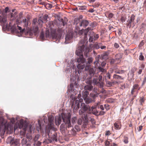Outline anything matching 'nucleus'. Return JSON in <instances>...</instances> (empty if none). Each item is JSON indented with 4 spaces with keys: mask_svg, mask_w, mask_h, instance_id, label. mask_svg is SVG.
I'll use <instances>...</instances> for the list:
<instances>
[{
    "mask_svg": "<svg viewBox=\"0 0 146 146\" xmlns=\"http://www.w3.org/2000/svg\"><path fill=\"white\" fill-rule=\"evenodd\" d=\"M145 67V65L143 64H142L140 67H139V68L143 70Z\"/></svg>",
    "mask_w": 146,
    "mask_h": 146,
    "instance_id": "55",
    "label": "nucleus"
},
{
    "mask_svg": "<svg viewBox=\"0 0 146 146\" xmlns=\"http://www.w3.org/2000/svg\"><path fill=\"white\" fill-rule=\"evenodd\" d=\"M50 124V127L51 128V131L52 130V129L53 130H54V124L53 123V122H49Z\"/></svg>",
    "mask_w": 146,
    "mask_h": 146,
    "instance_id": "43",
    "label": "nucleus"
},
{
    "mask_svg": "<svg viewBox=\"0 0 146 146\" xmlns=\"http://www.w3.org/2000/svg\"><path fill=\"white\" fill-rule=\"evenodd\" d=\"M51 129H50L49 128H46L45 129V135H48L49 138H51L53 141H57V133H56L55 131H53V133H51Z\"/></svg>",
    "mask_w": 146,
    "mask_h": 146,
    "instance_id": "4",
    "label": "nucleus"
},
{
    "mask_svg": "<svg viewBox=\"0 0 146 146\" xmlns=\"http://www.w3.org/2000/svg\"><path fill=\"white\" fill-rule=\"evenodd\" d=\"M48 122H53L54 117L52 116H50L48 118Z\"/></svg>",
    "mask_w": 146,
    "mask_h": 146,
    "instance_id": "37",
    "label": "nucleus"
},
{
    "mask_svg": "<svg viewBox=\"0 0 146 146\" xmlns=\"http://www.w3.org/2000/svg\"><path fill=\"white\" fill-rule=\"evenodd\" d=\"M4 120L3 119V117H0V125H3L4 124V123L3 122Z\"/></svg>",
    "mask_w": 146,
    "mask_h": 146,
    "instance_id": "44",
    "label": "nucleus"
},
{
    "mask_svg": "<svg viewBox=\"0 0 146 146\" xmlns=\"http://www.w3.org/2000/svg\"><path fill=\"white\" fill-rule=\"evenodd\" d=\"M143 7L145 9V10H146V0H145L144 1Z\"/></svg>",
    "mask_w": 146,
    "mask_h": 146,
    "instance_id": "64",
    "label": "nucleus"
},
{
    "mask_svg": "<svg viewBox=\"0 0 146 146\" xmlns=\"http://www.w3.org/2000/svg\"><path fill=\"white\" fill-rule=\"evenodd\" d=\"M85 102L87 104L91 103L92 101V100L91 98H87L84 99Z\"/></svg>",
    "mask_w": 146,
    "mask_h": 146,
    "instance_id": "30",
    "label": "nucleus"
},
{
    "mask_svg": "<svg viewBox=\"0 0 146 146\" xmlns=\"http://www.w3.org/2000/svg\"><path fill=\"white\" fill-rule=\"evenodd\" d=\"M98 69L101 72L103 73L105 72L106 71V69L104 68L102 66H99L98 67Z\"/></svg>",
    "mask_w": 146,
    "mask_h": 146,
    "instance_id": "31",
    "label": "nucleus"
},
{
    "mask_svg": "<svg viewBox=\"0 0 146 146\" xmlns=\"http://www.w3.org/2000/svg\"><path fill=\"white\" fill-rule=\"evenodd\" d=\"M102 77L101 76H99L98 78H97L98 80V82L99 83V84H101L102 83Z\"/></svg>",
    "mask_w": 146,
    "mask_h": 146,
    "instance_id": "33",
    "label": "nucleus"
},
{
    "mask_svg": "<svg viewBox=\"0 0 146 146\" xmlns=\"http://www.w3.org/2000/svg\"><path fill=\"white\" fill-rule=\"evenodd\" d=\"M83 94L84 95H85L86 97L89 94V93L87 90H85L84 91Z\"/></svg>",
    "mask_w": 146,
    "mask_h": 146,
    "instance_id": "58",
    "label": "nucleus"
},
{
    "mask_svg": "<svg viewBox=\"0 0 146 146\" xmlns=\"http://www.w3.org/2000/svg\"><path fill=\"white\" fill-rule=\"evenodd\" d=\"M75 128L77 132H78L81 130V129L80 127L77 125H76L75 126Z\"/></svg>",
    "mask_w": 146,
    "mask_h": 146,
    "instance_id": "48",
    "label": "nucleus"
},
{
    "mask_svg": "<svg viewBox=\"0 0 146 146\" xmlns=\"http://www.w3.org/2000/svg\"><path fill=\"white\" fill-rule=\"evenodd\" d=\"M92 27H88L87 29H82L80 30L78 32V34L80 35H82L84 33V38L85 39H86V38L87 35V34L89 31H92Z\"/></svg>",
    "mask_w": 146,
    "mask_h": 146,
    "instance_id": "10",
    "label": "nucleus"
},
{
    "mask_svg": "<svg viewBox=\"0 0 146 146\" xmlns=\"http://www.w3.org/2000/svg\"><path fill=\"white\" fill-rule=\"evenodd\" d=\"M113 78L115 79L121 80H123L124 79V78L122 77V76L116 74H114L113 75Z\"/></svg>",
    "mask_w": 146,
    "mask_h": 146,
    "instance_id": "25",
    "label": "nucleus"
},
{
    "mask_svg": "<svg viewBox=\"0 0 146 146\" xmlns=\"http://www.w3.org/2000/svg\"><path fill=\"white\" fill-rule=\"evenodd\" d=\"M89 41L90 42H93L97 40L99 38L98 34L95 35L93 31H90L89 34Z\"/></svg>",
    "mask_w": 146,
    "mask_h": 146,
    "instance_id": "8",
    "label": "nucleus"
},
{
    "mask_svg": "<svg viewBox=\"0 0 146 146\" xmlns=\"http://www.w3.org/2000/svg\"><path fill=\"white\" fill-rule=\"evenodd\" d=\"M92 88L93 86L91 84L86 85L84 87L85 90H88L89 91H90L92 89Z\"/></svg>",
    "mask_w": 146,
    "mask_h": 146,
    "instance_id": "24",
    "label": "nucleus"
},
{
    "mask_svg": "<svg viewBox=\"0 0 146 146\" xmlns=\"http://www.w3.org/2000/svg\"><path fill=\"white\" fill-rule=\"evenodd\" d=\"M5 129H3L2 130L1 128L0 129V134L1 135H3L5 133Z\"/></svg>",
    "mask_w": 146,
    "mask_h": 146,
    "instance_id": "45",
    "label": "nucleus"
},
{
    "mask_svg": "<svg viewBox=\"0 0 146 146\" xmlns=\"http://www.w3.org/2000/svg\"><path fill=\"white\" fill-rule=\"evenodd\" d=\"M18 29L19 30L20 32L21 33H23L25 31V29H22L21 27L17 25V27H13L11 28V29L12 31L16 32V33L17 32V29Z\"/></svg>",
    "mask_w": 146,
    "mask_h": 146,
    "instance_id": "13",
    "label": "nucleus"
},
{
    "mask_svg": "<svg viewBox=\"0 0 146 146\" xmlns=\"http://www.w3.org/2000/svg\"><path fill=\"white\" fill-rule=\"evenodd\" d=\"M126 71L125 70L120 69H117L115 71V72L116 74H123L125 73Z\"/></svg>",
    "mask_w": 146,
    "mask_h": 146,
    "instance_id": "23",
    "label": "nucleus"
},
{
    "mask_svg": "<svg viewBox=\"0 0 146 146\" xmlns=\"http://www.w3.org/2000/svg\"><path fill=\"white\" fill-rule=\"evenodd\" d=\"M105 146H112V145H111L110 142L108 140H106L105 142Z\"/></svg>",
    "mask_w": 146,
    "mask_h": 146,
    "instance_id": "42",
    "label": "nucleus"
},
{
    "mask_svg": "<svg viewBox=\"0 0 146 146\" xmlns=\"http://www.w3.org/2000/svg\"><path fill=\"white\" fill-rule=\"evenodd\" d=\"M106 113V112L102 111H100L99 113H98V115H103L105 114Z\"/></svg>",
    "mask_w": 146,
    "mask_h": 146,
    "instance_id": "46",
    "label": "nucleus"
},
{
    "mask_svg": "<svg viewBox=\"0 0 146 146\" xmlns=\"http://www.w3.org/2000/svg\"><path fill=\"white\" fill-rule=\"evenodd\" d=\"M114 47L116 48H118L119 47V45L118 44L115 43L114 45Z\"/></svg>",
    "mask_w": 146,
    "mask_h": 146,
    "instance_id": "61",
    "label": "nucleus"
},
{
    "mask_svg": "<svg viewBox=\"0 0 146 146\" xmlns=\"http://www.w3.org/2000/svg\"><path fill=\"white\" fill-rule=\"evenodd\" d=\"M94 72V69L93 68H91L89 69V72L90 74L91 75L93 74Z\"/></svg>",
    "mask_w": 146,
    "mask_h": 146,
    "instance_id": "49",
    "label": "nucleus"
},
{
    "mask_svg": "<svg viewBox=\"0 0 146 146\" xmlns=\"http://www.w3.org/2000/svg\"><path fill=\"white\" fill-rule=\"evenodd\" d=\"M89 21L86 20H83L80 23V26L86 27L88 26L89 24Z\"/></svg>",
    "mask_w": 146,
    "mask_h": 146,
    "instance_id": "15",
    "label": "nucleus"
},
{
    "mask_svg": "<svg viewBox=\"0 0 146 146\" xmlns=\"http://www.w3.org/2000/svg\"><path fill=\"white\" fill-rule=\"evenodd\" d=\"M106 78H108V79H110L111 77L110 74L109 73H108L106 74Z\"/></svg>",
    "mask_w": 146,
    "mask_h": 146,
    "instance_id": "56",
    "label": "nucleus"
},
{
    "mask_svg": "<svg viewBox=\"0 0 146 146\" xmlns=\"http://www.w3.org/2000/svg\"><path fill=\"white\" fill-rule=\"evenodd\" d=\"M102 44L101 42H96L94 45V48L96 49H98L100 48L101 46L102 45Z\"/></svg>",
    "mask_w": 146,
    "mask_h": 146,
    "instance_id": "19",
    "label": "nucleus"
},
{
    "mask_svg": "<svg viewBox=\"0 0 146 146\" xmlns=\"http://www.w3.org/2000/svg\"><path fill=\"white\" fill-rule=\"evenodd\" d=\"M87 110L82 109L80 110L79 111V114L82 116V117L85 123H87L89 121H91L92 123H94V119L91 116V113L86 112Z\"/></svg>",
    "mask_w": 146,
    "mask_h": 146,
    "instance_id": "3",
    "label": "nucleus"
},
{
    "mask_svg": "<svg viewBox=\"0 0 146 146\" xmlns=\"http://www.w3.org/2000/svg\"><path fill=\"white\" fill-rule=\"evenodd\" d=\"M96 94L90 93V96L94 99H95L96 97H98V95L99 94V93L97 92V91L96 92Z\"/></svg>",
    "mask_w": 146,
    "mask_h": 146,
    "instance_id": "28",
    "label": "nucleus"
},
{
    "mask_svg": "<svg viewBox=\"0 0 146 146\" xmlns=\"http://www.w3.org/2000/svg\"><path fill=\"white\" fill-rule=\"evenodd\" d=\"M146 82V76H145H145L144 77V79H143V82L142 83V85H144L145 84Z\"/></svg>",
    "mask_w": 146,
    "mask_h": 146,
    "instance_id": "63",
    "label": "nucleus"
},
{
    "mask_svg": "<svg viewBox=\"0 0 146 146\" xmlns=\"http://www.w3.org/2000/svg\"><path fill=\"white\" fill-rule=\"evenodd\" d=\"M145 101V100L143 97L141 98L140 100V102L141 104L142 105L143 103H144Z\"/></svg>",
    "mask_w": 146,
    "mask_h": 146,
    "instance_id": "54",
    "label": "nucleus"
},
{
    "mask_svg": "<svg viewBox=\"0 0 146 146\" xmlns=\"http://www.w3.org/2000/svg\"><path fill=\"white\" fill-rule=\"evenodd\" d=\"M82 123V120L81 118L78 119L77 123L79 125H81Z\"/></svg>",
    "mask_w": 146,
    "mask_h": 146,
    "instance_id": "57",
    "label": "nucleus"
},
{
    "mask_svg": "<svg viewBox=\"0 0 146 146\" xmlns=\"http://www.w3.org/2000/svg\"><path fill=\"white\" fill-rule=\"evenodd\" d=\"M144 43H145V42H144V40H142L141 42L140 43V44H139L138 46L139 48L141 47L142 46L144 45Z\"/></svg>",
    "mask_w": 146,
    "mask_h": 146,
    "instance_id": "51",
    "label": "nucleus"
},
{
    "mask_svg": "<svg viewBox=\"0 0 146 146\" xmlns=\"http://www.w3.org/2000/svg\"><path fill=\"white\" fill-rule=\"evenodd\" d=\"M106 101L108 103H112L113 102V100L111 98L108 99Z\"/></svg>",
    "mask_w": 146,
    "mask_h": 146,
    "instance_id": "53",
    "label": "nucleus"
},
{
    "mask_svg": "<svg viewBox=\"0 0 146 146\" xmlns=\"http://www.w3.org/2000/svg\"><path fill=\"white\" fill-rule=\"evenodd\" d=\"M9 8L8 7H6L4 10V12L6 13L7 12H9Z\"/></svg>",
    "mask_w": 146,
    "mask_h": 146,
    "instance_id": "60",
    "label": "nucleus"
},
{
    "mask_svg": "<svg viewBox=\"0 0 146 146\" xmlns=\"http://www.w3.org/2000/svg\"><path fill=\"white\" fill-rule=\"evenodd\" d=\"M40 137V135H39L37 134L36 135L35 137L34 138L33 140L34 141V143L36 142L37 141H38V139H39V138Z\"/></svg>",
    "mask_w": 146,
    "mask_h": 146,
    "instance_id": "32",
    "label": "nucleus"
},
{
    "mask_svg": "<svg viewBox=\"0 0 146 146\" xmlns=\"http://www.w3.org/2000/svg\"><path fill=\"white\" fill-rule=\"evenodd\" d=\"M40 23H42L43 21L41 19H39L37 21V19H34L32 23V25L33 26V30L35 34H37L38 31V26L40 25Z\"/></svg>",
    "mask_w": 146,
    "mask_h": 146,
    "instance_id": "5",
    "label": "nucleus"
},
{
    "mask_svg": "<svg viewBox=\"0 0 146 146\" xmlns=\"http://www.w3.org/2000/svg\"><path fill=\"white\" fill-rule=\"evenodd\" d=\"M113 16V14L112 13H110L109 14L108 17L109 19L111 18Z\"/></svg>",
    "mask_w": 146,
    "mask_h": 146,
    "instance_id": "59",
    "label": "nucleus"
},
{
    "mask_svg": "<svg viewBox=\"0 0 146 146\" xmlns=\"http://www.w3.org/2000/svg\"><path fill=\"white\" fill-rule=\"evenodd\" d=\"M139 59L140 60H144V56L142 55V52H141L140 53V55L139 56Z\"/></svg>",
    "mask_w": 146,
    "mask_h": 146,
    "instance_id": "39",
    "label": "nucleus"
},
{
    "mask_svg": "<svg viewBox=\"0 0 146 146\" xmlns=\"http://www.w3.org/2000/svg\"><path fill=\"white\" fill-rule=\"evenodd\" d=\"M128 138L126 136H124V140H123V142H124L125 143L127 144L128 142Z\"/></svg>",
    "mask_w": 146,
    "mask_h": 146,
    "instance_id": "36",
    "label": "nucleus"
},
{
    "mask_svg": "<svg viewBox=\"0 0 146 146\" xmlns=\"http://www.w3.org/2000/svg\"><path fill=\"white\" fill-rule=\"evenodd\" d=\"M6 19V16L0 10V24L4 25H7Z\"/></svg>",
    "mask_w": 146,
    "mask_h": 146,
    "instance_id": "9",
    "label": "nucleus"
},
{
    "mask_svg": "<svg viewBox=\"0 0 146 146\" xmlns=\"http://www.w3.org/2000/svg\"><path fill=\"white\" fill-rule=\"evenodd\" d=\"M82 100V99H80V100H76L75 102V105L76 106L75 107L74 109L76 108V109H78L80 108V104L79 102L80 101V102H81V100Z\"/></svg>",
    "mask_w": 146,
    "mask_h": 146,
    "instance_id": "21",
    "label": "nucleus"
},
{
    "mask_svg": "<svg viewBox=\"0 0 146 146\" xmlns=\"http://www.w3.org/2000/svg\"><path fill=\"white\" fill-rule=\"evenodd\" d=\"M6 142L8 144L9 143L11 146H19L20 145L19 140L11 136L7 138Z\"/></svg>",
    "mask_w": 146,
    "mask_h": 146,
    "instance_id": "6",
    "label": "nucleus"
},
{
    "mask_svg": "<svg viewBox=\"0 0 146 146\" xmlns=\"http://www.w3.org/2000/svg\"><path fill=\"white\" fill-rule=\"evenodd\" d=\"M109 53L108 52H105L102 55V59L106 60L108 58Z\"/></svg>",
    "mask_w": 146,
    "mask_h": 146,
    "instance_id": "22",
    "label": "nucleus"
},
{
    "mask_svg": "<svg viewBox=\"0 0 146 146\" xmlns=\"http://www.w3.org/2000/svg\"><path fill=\"white\" fill-rule=\"evenodd\" d=\"M139 85L138 84H134L131 92V94L133 95L134 93L135 92V89H137L139 88Z\"/></svg>",
    "mask_w": 146,
    "mask_h": 146,
    "instance_id": "20",
    "label": "nucleus"
},
{
    "mask_svg": "<svg viewBox=\"0 0 146 146\" xmlns=\"http://www.w3.org/2000/svg\"><path fill=\"white\" fill-rule=\"evenodd\" d=\"M93 83L95 84H99V83L98 82V80L96 78H94L93 80Z\"/></svg>",
    "mask_w": 146,
    "mask_h": 146,
    "instance_id": "34",
    "label": "nucleus"
},
{
    "mask_svg": "<svg viewBox=\"0 0 146 146\" xmlns=\"http://www.w3.org/2000/svg\"><path fill=\"white\" fill-rule=\"evenodd\" d=\"M97 107L95 105L94 106H92L90 109V110H91L92 113L93 114L95 115H98V112L95 109H96Z\"/></svg>",
    "mask_w": 146,
    "mask_h": 146,
    "instance_id": "17",
    "label": "nucleus"
},
{
    "mask_svg": "<svg viewBox=\"0 0 146 146\" xmlns=\"http://www.w3.org/2000/svg\"><path fill=\"white\" fill-rule=\"evenodd\" d=\"M114 128L115 129H119L121 127V122L120 121H116L114 124Z\"/></svg>",
    "mask_w": 146,
    "mask_h": 146,
    "instance_id": "14",
    "label": "nucleus"
},
{
    "mask_svg": "<svg viewBox=\"0 0 146 146\" xmlns=\"http://www.w3.org/2000/svg\"><path fill=\"white\" fill-rule=\"evenodd\" d=\"M73 37V35L71 33L68 34L66 35L65 38V42L66 43H69V41Z\"/></svg>",
    "mask_w": 146,
    "mask_h": 146,
    "instance_id": "16",
    "label": "nucleus"
},
{
    "mask_svg": "<svg viewBox=\"0 0 146 146\" xmlns=\"http://www.w3.org/2000/svg\"><path fill=\"white\" fill-rule=\"evenodd\" d=\"M81 108L82 109H84V110H87L88 108L85 105L84 103H81Z\"/></svg>",
    "mask_w": 146,
    "mask_h": 146,
    "instance_id": "29",
    "label": "nucleus"
},
{
    "mask_svg": "<svg viewBox=\"0 0 146 146\" xmlns=\"http://www.w3.org/2000/svg\"><path fill=\"white\" fill-rule=\"evenodd\" d=\"M41 143L39 141H37L36 142L34 143V145H36L37 146H39L41 145Z\"/></svg>",
    "mask_w": 146,
    "mask_h": 146,
    "instance_id": "47",
    "label": "nucleus"
},
{
    "mask_svg": "<svg viewBox=\"0 0 146 146\" xmlns=\"http://www.w3.org/2000/svg\"><path fill=\"white\" fill-rule=\"evenodd\" d=\"M70 132L71 134L73 135H75L76 134V133L74 129H72L70 131Z\"/></svg>",
    "mask_w": 146,
    "mask_h": 146,
    "instance_id": "35",
    "label": "nucleus"
},
{
    "mask_svg": "<svg viewBox=\"0 0 146 146\" xmlns=\"http://www.w3.org/2000/svg\"><path fill=\"white\" fill-rule=\"evenodd\" d=\"M88 63L90 64L92 63V62L93 61V58L91 57H90L88 58Z\"/></svg>",
    "mask_w": 146,
    "mask_h": 146,
    "instance_id": "50",
    "label": "nucleus"
},
{
    "mask_svg": "<svg viewBox=\"0 0 146 146\" xmlns=\"http://www.w3.org/2000/svg\"><path fill=\"white\" fill-rule=\"evenodd\" d=\"M7 129L8 130H10L11 132H12L13 131V127L11 126H8Z\"/></svg>",
    "mask_w": 146,
    "mask_h": 146,
    "instance_id": "38",
    "label": "nucleus"
},
{
    "mask_svg": "<svg viewBox=\"0 0 146 146\" xmlns=\"http://www.w3.org/2000/svg\"><path fill=\"white\" fill-rule=\"evenodd\" d=\"M30 16L29 15H27L26 17L27 19L24 18L22 20L23 22L24 23V26L26 27L28 26L29 24H30Z\"/></svg>",
    "mask_w": 146,
    "mask_h": 146,
    "instance_id": "12",
    "label": "nucleus"
},
{
    "mask_svg": "<svg viewBox=\"0 0 146 146\" xmlns=\"http://www.w3.org/2000/svg\"><path fill=\"white\" fill-rule=\"evenodd\" d=\"M106 83L107 86L108 87H110L112 86L111 82H110L109 81H107Z\"/></svg>",
    "mask_w": 146,
    "mask_h": 146,
    "instance_id": "52",
    "label": "nucleus"
},
{
    "mask_svg": "<svg viewBox=\"0 0 146 146\" xmlns=\"http://www.w3.org/2000/svg\"><path fill=\"white\" fill-rule=\"evenodd\" d=\"M17 13L16 12L14 13H11L10 15V18L11 20H13L16 19L17 16Z\"/></svg>",
    "mask_w": 146,
    "mask_h": 146,
    "instance_id": "26",
    "label": "nucleus"
},
{
    "mask_svg": "<svg viewBox=\"0 0 146 146\" xmlns=\"http://www.w3.org/2000/svg\"><path fill=\"white\" fill-rule=\"evenodd\" d=\"M135 16L134 15H132L130 18L127 21L126 25L127 27L130 28L131 27H134L135 25L134 23Z\"/></svg>",
    "mask_w": 146,
    "mask_h": 146,
    "instance_id": "7",
    "label": "nucleus"
},
{
    "mask_svg": "<svg viewBox=\"0 0 146 146\" xmlns=\"http://www.w3.org/2000/svg\"><path fill=\"white\" fill-rule=\"evenodd\" d=\"M21 144L24 146H30V144L27 142L26 138H24L22 140Z\"/></svg>",
    "mask_w": 146,
    "mask_h": 146,
    "instance_id": "18",
    "label": "nucleus"
},
{
    "mask_svg": "<svg viewBox=\"0 0 146 146\" xmlns=\"http://www.w3.org/2000/svg\"><path fill=\"white\" fill-rule=\"evenodd\" d=\"M70 116L68 115L57 116L55 117V122L56 125L58 126L61 123L62 120H63L65 124H62L60 127V130L62 133L65 132L67 127L68 128L72 127L70 121Z\"/></svg>",
    "mask_w": 146,
    "mask_h": 146,
    "instance_id": "2",
    "label": "nucleus"
},
{
    "mask_svg": "<svg viewBox=\"0 0 146 146\" xmlns=\"http://www.w3.org/2000/svg\"><path fill=\"white\" fill-rule=\"evenodd\" d=\"M106 62H102V63L101 64V66L102 67H104V66H105L106 65Z\"/></svg>",
    "mask_w": 146,
    "mask_h": 146,
    "instance_id": "62",
    "label": "nucleus"
},
{
    "mask_svg": "<svg viewBox=\"0 0 146 146\" xmlns=\"http://www.w3.org/2000/svg\"><path fill=\"white\" fill-rule=\"evenodd\" d=\"M77 120V117H74L72 118V122L73 124L75 123Z\"/></svg>",
    "mask_w": 146,
    "mask_h": 146,
    "instance_id": "40",
    "label": "nucleus"
},
{
    "mask_svg": "<svg viewBox=\"0 0 146 146\" xmlns=\"http://www.w3.org/2000/svg\"><path fill=\"white\" fill-rule=\"evenodd\" d=\"M122 56V54L120 53H119L115 56V58L116 60H119L121 59Z\"/></svg>",
    "mask_w": 146,
    "mask_h": 146,
    "instance_id": "27",
    "label": "nucleus"
},
{
    "mask_svg": "<svg viewBox=\"0 0 146 146\" xmlns=\"http://www.w3.org/2000/svg\"><path fill=\"white\" fill-rule=\"evenodd\" d=\"M104 107L106 110H109L110 108V106L107 104H105Z\"/></svg>",
    "mask_w": 146,
    "mask_h": 146,
    "instance_id": "41",
    "label": "nucleus"
},
{
    "mask_svg": "<svg viewBox=\"0 0 146 146\" xmlns=\"http://www.w3.org/2000/svg\"><path fill=\"white\" fill-rule=\"evenodd\" d=\"M83 51L84 52L85 56L87 57L89 52V48L88 47L85 46L83 41L81 40L79 43L78 46L76 51V55L79 56L77 59V62L78 63L77 66L79 69L78 73L79 74L81 72L80 70L83 69L85 67L86 70H89L90 68V66L87 65L85 66L84 64L85 59L83 58Z\"/></svg>",
    "mask_w": 146,
    "mask_h": 146,
    "instance_id": "1",
    "label": "nucleus"
},
{
    "mask_svg": "<svg viewBox=\"0 0 146 146\" xmlns=\"http://www.w3.org/2000/svg\"><path fill=\"white\" fill-rule=\"evenodd\" d=\"M49 36V32L48 30H46L44 34L43 32H41L40 35V38L42 40H46L45 38H48Z\"/></svg>",
    "mask_w": 146,
    "mask_h": 146,
    "instance_id": "11",
    "label": "nucleus"
}]
</instances>
